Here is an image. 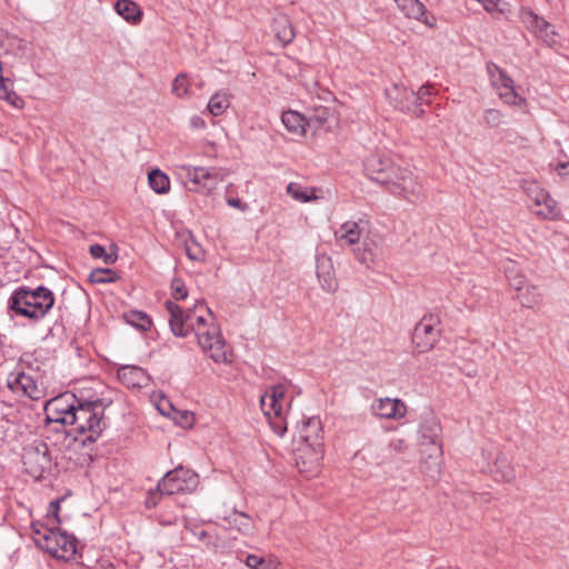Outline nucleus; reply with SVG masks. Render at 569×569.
<instances>
[{"mask_svg":"<svg viewBox=\"0 0 569 569\" xmlns=\"http://www.w3.org/2000/svg\"><path fill=\"white\" fill-rule=\"evenodd\" d=\"M166 307L170 313L169 325L174 336L183 338L193 332L202 351L214 362L231 361L232 355L216 317L203 302H197L192 308L183 309L172 301H167Z\"/></svg>","mask_w":569,"mask_h":569,"instance_id":"f257e3e1","label":"nucleus"},{"mask_svg":"<svg viewBox=\"0 0 569 569\" xmlns=\"http://www.w3.org/2000/svg\"><path fill=\"white\" fill-rule=\"evenodd\" d=\"M46 421L68 427L67 433L83 445L94 442L103 429V408L98 402H81L72 393H63L44 405Z\"/></svg>","mask_w":569,"mask_h":569,"instance_id":"f03ea898","label":"nucleus"},{"mask_svg":"<svg viewBox=\"0 0 569 569\" xmlns=\"http://www.w3.org/2000/svg\"><path fill=\"white\" fill-rule=\"evenodd\" d=\"M54 302V293L49 288L21 286L9 297L8 310L13 317L38 322L49 313Z\"/></svg>","mask_w":569,"mask_h":569,"instance_id":"7ed1b4c3","label":"nucleus"},{"mask_svg":"<svg viewBox=\"0 0 569 569\" xmlns=\"http://www.w3.org/2000/svg\"><path fill=\"white\" fill-rule=\"evenodd\" d=\"M6 385L16 396L31 400H40L47 393L42 373L24 362L8 373Z\"/></svg>","mask_w":569,"mask_h":569,"instance_id":"20e7f679","label":"nucleus"},{"mask_svg":"<svg viewBox=\"0 0 569 569\" xmlns=\"http://www.w3.org/2000/svg\"><path fill=\"white\" fill-rule=\"evenodd\" d=\"M284 385L270 386L260 397V407L276 435L282 437L287 431L284 413L290 406Z\"/></svg>","mask_w":569,"mask_h":569,"instance_id":"39448f33","label":"nucleus"},{"mask_svg":"<svg viewBox=\"0 0 569 569\" xmlns=\"http://www.w3.org/2000/svg\"><path fill=\"white\" fill-rule=\"evenodd\" d=\"M420 445L429 446L428 460L423 463L425 472L435 478L440 475L442 463V428L435 417L426 418L419 428Z\"/></svg>","mask_w":569,"mask_h":569,"instance_id":"423d86ee","label":"nucleus"},{"mask_svg":"<svg viewBox=\"0 0 569 569\" xmlns=\"http://www.w3.org/2000/svg\"><path fill=\"white\" fill-rule=\"evenodd\" d=\"M187 182L190 183L189 190L209 194L213 192L220 182H222L227 173L220 168L204 167H182Z\"/></svg>","mask_w":569,"mask_h":569,"instance_id":"0eeeda50","label":"nucleus"},{"mask_svg":"<svg viewBox=\"0 0 569 569\" xmlns=\"http://www.w3.org/2000/svg\"><path fill=\"white\" fill-rule=\"evenodd\" d=\"M199 485L196 472L183 467H177L168 471L158 483L161 495L172 496L178 493L193 492Z\"/></svg>","mask_w":569,"mask_h":569,"instance_id":"6e6552de","label":"nucleus"},{"mask_svg":"<svg viewBox=\"0 0 569 569\" xmlns=\"http://www.w3.org/2000/svg\"><path fill=\"white\" fill-rule=\"evenodd\" d=\"M390 181L383 186L396 196L402 197L411 202L419 200L422 196V184L417 177L407 168L397 167Z\"/></svg>","mask_w":569,"mask_h":569,"instance_id":"1a4fd4ad","label":"nucleus"},{"mask_svg":"<svg viewBox=\"0 0 569 569\" xmlns=\"http://www.w3.org/2000/svg\"><path fill=\"white\" fill-rule=\"evenodd\" d=\"M41 546L52 557L66 561L73 559L77 553V539L53 527L44 530Z\"/></svg>","mask_w":569,"mask_h":569,"instance_id":"9d476101","label":"nucleus"},{"mask_svg":"<svg viewBox=\"0 0 569 569\" xmlns=\"http://www.w3.org/2000/svg\"><path fill=\"white\" fill-rule=\"evenodd\" d=\"M440 320L438 316H425L415 327L412 342L419 352H426L433 348L440 337Z\"/></svg>","mask_w":569,"mask_h":569,"instance_id":"9b49d317","label":"nucleus"},{"mask_svg":"<svg viewBox=\"0 0 569 569\" xmlns=\"http://www.w3.org/2000/svg\"><path fill=\"white\" fill-rule=\"evenodd\" d=\"M525 191L532 204L537 207V209L533 210L537 216L548 220H556L560 217V209L557 201L551 198L549 192L540 188L537 182H528L525 186Z\"/></svg>","mask_w":569,"mask_h":569,"instance_id":"f8f14e48","label":"nucleus"},{"mask_svg":"<svg viewBox=\"0 0 569 569\" xmlns=\"http://www.w3.org/2000/svg\"><path fill=\"white\" fill-rule=\"evenodd\" d=\"M322 458V446L298 445L296 448V466L307 478L316 477L320 472Z\"/></svg>","mask_w":569,"mask_h":569,"instance_id":"ddd939ff","label":"nucleus"},{"mask_svg":"<svg viewBox=\"0 0 569 569\" xmlns=\"http://www.w3.org/2000/svg\"><path fill=\"white\" fill-rule=\"evenodd\" d=\"M386 96L396 109L411 113L417 118L425 113V110L417 103L415 91L405 86L392 84L390 88L386 89Z\"/></svg>","mask_w":569,"mask_h":569,"instance_id":"4468645a","label":"nucleus"},{"mask_svg":"<svg viewBox=\"0 0 569 569\" xmlns=\"http://www.w3.org/2000/svg\"><path fill=\"white\" fill-rule=\"evenodd\" d=\"M520 19L526 28L545 43L550 47L557 43V33L553 27L542 17L535 13L530 8L520 9Z\"/></svg>","mask_w":569,"mask_h":569,"instance_id":"2eb2a0df","label":"nucleus"},{"mask_svg":"<svg viewBox=\"0 0 569 569\" xmlns=\"http://www.w3.org/2000/svg\"><path fill=\"white\" fill-rule=\"evenodd\" d=\"M22 459L27 471L33 477H40L51 466L49 448L44 442L27 448Z\"/></svg>","mask_w":569,"mask_h":569,"instance_id":"dca6fc26","label":"nucleus"},{"mask_svg":"<svg viewBox=\"0 0 569 569\" xmlns=\"http://www.w3.org/2000/svg\"><path fill=\"white\" fill-rule=\"evenodd\" d=\"M397 167L389 158L379 154L368 157L365 162V170L369 179L380 184L389 181L388 178L392 176Z\"/></svg>","mask_w":569,"mask_h":569,"instance_id":"f3484780","label":"nucleus"},{"mask_svg":"<svg viewBox=\"0 0 569 569\" xmlns=\"http://www.w3.org/2000/svg\"><path fill=\"white\" fill-rule=\"evenodd\" d=\"M371 411L382 419L399 420L407 415V406L400 399L386 397L375 400Z\"/></svg>","mask_w":569,"mask_h":569,"instance_id":"a211bd4d","label":"nucleus"},{"mask_svg":"<svg viewBox=\"0 0 569 569\" xmlns=\"http://www.w3.org/2000/svg\"><path fill=\"white\" fill-rule=\"evenodd\" d=\"M297 443L323 447L322 423L319 417L313 416L302 421L298 429Z\"/></svg>","mask_w":569,"mask_h":569,"instance_id":"6ab92c4d","label":"nucleus"},{"mask_svg":"<svg viewBox=\"0 0 569 569\" xmlns=\"http://www.w3.org/2000/svg\"><path fill=\"white\" fill-rule=\"evenodd\" d=\"M367 224L368 223L361 219L359 221H346L335 231V238L341 247L353 246L365 237Z\"/></svg>","mask_w":569,"mask_h":569,"instance_id":"aec40b11","label":"nucleus"},{"mask_svg":"<svg viewBox=\"0 0 569 569\" xmlns=\"http://www.w3.org/2000/svg\"><path fill=\"white\" fill-rule=\"evenodd\" d=\"M118 379L128 388L137 389L147 387L150 381L146 370L137 366H122L119 368Z\"/></svg>","mask_w":569,"mask_h":569,"instance_id":"412c9836","label":"nucleus"},{"mask_svg":"<svg viewBox=\"0 0 569 569\" xmlns=\"http://www.w3.org/2000/svg\"><path fill=\"white\" fill-rule=\"evenodd\" d=\"M398 8L410 19L418 20L428 27H435L436 18L427 14L426 6L419 0H395Z\"/></svg>","mask_w":569,"mask_h":569,"instance_id":"4be33fe9","label":"nucleus"},{"mask_svg":"<svg viewBox=\"0 0 569 569\" xmlns=\"http://www.w3.org/2000/svg\"><path fill=\"white\" fill-rule=\"evenodd\" d=\"M272 31L277 40L282 44L287 46L291 43L296 37L295 28L291 20L286 14H279L273 18Z\"/></svg>","mask_w":569,"mask_h":569,"instance_id":"5701e85b","label":"nucleus"},{"mask_svg":"<svg viewBox=\"0 0 569 569\" xmlns=\"http://www.w3.org/2000/svg\"><path fill=\"white\" fill-rule=\"evenodd\" d=\"M317 277L322 289L327 292H335L338 289V282L330 259L322 258L318 260Z\"/></svg>","mask_w":569,"mask_h":569,"instance_id":"b1692460","label":"nucleus"},{"mask_svg":"<svg viewBox=\"0 0 569 569\" xmlns=\"http://www.w3.org/2000/svg\"><path fill=\"white\" fill-rule=\"evenodd\" d=\"M380 244L377 239L363 237L362 247L355 250V256L359 262L369 266L380 256Z\"/></svg>","mask_w":569,"mask_h":569,"instance_id":"393cba45","label":"nucleus"},{"mask_svg":"<svg viewBox=\"0 0 569 569\" xmlns=\"http://www.w3.org/2000/svg\"><path fill=\"white\" fill-rule=\"evenodd\" d=\"M281 121L286 129L297 136H305L308 129L307 118L293 110L282 112Z\"/></svg>","mask_w":569,"mask_h":569,"instance_id":"a878e982","label":"nucleus"},{"mask_svg":"<svg viewBox=\"0 0 569 569\" xmlns=\"http://www.w3.org/2000/svg\"><path fill=\"white\" fill-rule=\"evenodd\" d=\"M492 475L496 481L512 482L516 479V471L508 457L503 453L497 456Z\"/></svg>","mask_w":569,"mask_h":569,"instance_id":"bb28decb","label":"nucleus"},{"mask_svg":"<svg viewBox=\"0 0 569 569\" xmlns=\"http://www.w3.org/2000/svg\"><path fill=\"white\" fill-rule=\"evenodd\" d=\"M114 10L131 24H138L142 19L141 8L132 0H118L114 3Z\"/></svg>","mask_w":569,"mask_h":569,"instance_id":"cd10ccee","label":"nucleus"},{"mask_svg":"<svg viewBox=\"0 0 569 569\" xmlns=\"http://www.w3.org/2000/svg\"><path fill=\"white\" fill-rule=\"evenodd\" d=\"M487 70L496 90L510 89V86H513V79L496 63H488Z\"/></svg>","mask_w":569,"mask_h":569,"instance_id":"c85d7f7f","label":"nucleus"},{"mask_svg":"<svg viewBox=\"0 0 569 569\" xmlns=\"http://www.w3.org/2000/svg\"><path fill=\"white\" fill-rule=\"evenodd\" d=\"M219 517H221L223 521L227 522L228 528H233L242 533H248L252 530V520L248 515L243 512L232 510L229 516L219 515Z\"/></svg>","mask_w":569,"mask_h":569,"instance_id":"c756f323","label":"nucleus"},{"mask_svg":"<svg viewBox=\"0 0 569 569\" xmlns=\"http://www.w3.org/2000/svg\"><path fill=\"white\" fill-rule=\"evenodd\" d=\"M516 298L522 307L532 309L542 303L543 295L538 286L528 284Z\"/></svg>","mask_w":569,"mask_h":569,"instance_id":"7c9ffc66","label":"nucleus"},{"mask_svg":"<svg viewBox=\"0 0 569 569\" xmlns=\"http://www.w3.org/2000/svg\"><path fill=\"white\" fill-rule=\"evenodd\" d=\"M287 193L299 202H309L319 198L316 188H306L297 182H290L287 186Z\"/></svg>","mask_w":569,"mask_h":569,"instance_id":"2f4dec72","label":"nucleus"},{"mask_svg":"<svg viewBox=\"0 0 569 569\" xmlns=\"http://www.w3.org/2000/svg\"><path fill=\"white\" fill-rule=\"evenodd\" d=\"M505 273L509 281V286L517 293H520L528 286L526 277L518 270L515 262L510 261L505 267Z\"/></svg>","mask_w":569,"mask_h":569,"instance_id":"473e14b6","label":"nucleus"},{"mask_svg":"<svg viewBox=\"0 0 569 569\" xmlns=\"http://www.w3.org/2000/svg\"><path fill=\"white\" fill-rule=\"evenodd\" d=\"M150 188L159 194H164L170 190L169 177L159 169H153L148 174Z\"/></svg>","mask_w":569,"mask_h":569,"instance_id":"72a5a7b5","label":"nucleus"},{"mask_svg":"<svg viewBox=\"0 0 569 569\" xmlns=\"http://www.w3.org/2000/svg\"><path fill=\"white\" fill-rule=\"evenodd\" d=\"M481 4L495 18L507 17L511 13V4L505 0H483Z\"/></svg>","mask_w":569,"mask_h":569,"instance_id":"f704fd0d","label":"nucleus"},{"mask_svg":"<svg viewBox=\"0 0 569 569\" xmlns=\"http://www.w3.org/2000/svg\"><path fill=\"white\" fill-rule=\"evenodd\" d=\"M9 80L0 77V98L6 100L12 107L22 109L24 106L23 99L9 88Z\"/></svg>","mask_w":569,"mask_h":569,"instance_id":"c9c22d12","label":"nucleus"},{"mask_svg":"<svg viewBox=\"0 0 569 569\" xmlns=\"http://www.w3.org/2000/svg\"><path fill=\"white\" fill-rule=\"evenodd\" d=\"M246 565L250 569H279L280 562L276 557H259L249 555L246 559Z\"/></svg>","mask_w":569,"mask_h":569,"instance_id":"e433bc0d","label":"nucleus"},{"mask_svg":"<svg viewBox=\"0 0 569 569\" xmlns=\"http://www.w3.org/2000/svg\"><path fill=\"white\" fill-rule=\"evenodd\" d=\"M330 109L323 106L316 107L312 113L307 118L308 128L317 130L323 126L330 118Z\"/></svg>","mask_w":569,"mask_h":569,"instance_id":"4c0bfd02","label":"nucleus"},{"mask_svg":"<svg viewBox=\"0 0 569 569\" xmlns=\"http://www.w3.org/2000/svg\"><path fill=\"white\" fill-rule=\"evenodd\" d=\"M229 107V98L224 92L213 94L208 103V110L212 116L222 114Z\"/></svg>","mask_w":569,"mask_h":569,"instance_id":"58836bf2","label":"nucleus"},{"mask_svg":"<svg viewBox=\"0 0 569 569\" xmlns=\"http://www.w3.org/2000/svg\"><path fill=\"white\" fill-rule=\"evenodd\" d=\"M500 99L509 106H522L526 100L515 89V84L510 89L496 90Z\"/></svg>","mask_w":569,"mask_h":569,"instance_id":"ea45409f","label":"nucleus"},{"mask_svg":"<svg viewBox=\"0 0 569 569\" xmlns=\"http://www.w3.org/2000/svg\"><path fill=\"white\" fill-rule=\"evenodd\" d=\"M171 92L178 98H184L189 94V81L186 73H179L174 78Z\"/></svg>","mask_w":569,"mask_h":569,"instance_id":"a19ab883","label":"nucleus"},{"mask_svg":"<svg viewBox=\"0 0 569 569\" xmlns=\"http://www.w3.org/2000/svg\"><path fill=\"white\" fill-rule=\"evenodd\" d=\"M483 121L490 128L506 124L505 114L497 109H487L483 113Z\"/></svg>","mask_w":569,"mask_h":569,"instance_id":"79ce46f5","label":"nucleus"},{"mask_svg":"<svg viewBox=\"0 0 569 569\" xmlns=\"http://www.w3.org/2000/svg\"><path fill=\"white\" fill-rule=\"evenodd\" d=\"M90 253L93 258L102 259L107 264H111L116 260L112 254L107 253L104 247L101 244H92L90 247Z\"/></svg>","mask_w":569,"mask_h":569,"instance_id":"37998d69","label":"nucleus"},{"mask_svg":"<svg viewBox=\"0 0 569 569\" xmlns=\"http://www.w3.org/2000/svg\"><path fill=\"white\" fill-rule=\"evenodd\" d=\"M172 298L176 300H182L188 297V290L184 282L181 279H173L171 282Z\"/></svg>","mask_w":569,"mask_h":569,"instance_id":"c03bdc74","label":"nucleus"},{"mask_svg":"<svg viewBox=\"0 0 569 569\" xmlns=\"http://www.w3.org/2000/svg\"><path fill=\"white\" fill-rule=\"evenodd\" d=\"M130 322L141 330H148L151 327L150 318L143 312H133Z\"/></svg>","mask_w":569,"mask_h":569,"instance_id":"a18cd8bd","label":"nucleus"},{"mask_svg":"<svg viewBox=\"0 0 569 569\" xmlns=\"http://www.w3.org/2000/svg\"><path fill=\"white\" fill-rule=\"evenodd\" d=\"M59 511H60V500L51 501L49 503L48 512H47L48 523H60Z\"/></svg>","mask_w":569,"mask_h":569,"instance_id":"49530a36","label":"nucleus"},{"mask_svg":"<svg viewBox=\"0 0 569 569\" xmlns=\"http://www.w3.org/2000/svg\"><path fill=\"white\" fill-rule=\"evenodd\" d=\"M186 253L191 260H200L202 258L201 248L193 240L186 242Z\"/></svg>","mask_w":569,"mask_h":569,"instance_id":"de8ad7c7","label":"nucleus"},{"mask_svg":"<svg viewBox=\"0 0 569 569\" xmlns=\"http://www.w3.org/2000/svg\"><path fill=\"white\" fill-rule=\"evenodd\" d=\"M111 273V270H108V269H97L94 271H92L91 273V281L92 282H96V283H103V282H108V281H111L110 278H107L106 274H109Z\"/></svg>","mask_w":569,"mask_h":569,"instance_id":"09e8293b","label":"nucleus"},{"mask_svg":"<svg viewBox=\"0 0 569 569\" xmlns=\"http://www.w3.org/2000/svg\"><path fill=\"white\" fill-rule=\"evenodd\" d=\"M389 447L396 453H403L408 449V442L403 438H396L390 441Z\"/></svg>","mask_w":569,"mask_h":569,"instance_id":"8fccbe9b","label":"nucleus"},{"mask_svg":"<svg viewBox=\"0 0 569 569\" xmlns=\"http://www.w3.org/2000/svg\"><path fill=\"white\" fill-rule=\"evenodd\" d=\"M415 94L417 97V103L428 102V98L432 94V88L428 84L421 86Z\"/></svg>","mask_w":569,"mask_h":569,"instance_id":"3c124183","label":"nucleus"},{"mask_svg":"<svg viewBox=\"0 0 569 569\" xmlns=\"http://www.w3.org/2000/svg\"><path fill=\"white\" fill-rule=\"evenodd\" d=\"M190 123L193 128H204L206 127L204 120L202 118H200L199 116L192 117L190 120Z\"/></svg>","mask_w":569,"mask_h":569,"instance_id":"603ef678","label":"nucleus"},{"mask_svg":"<svg viewBox=\"0 0 569 569\" xmlns=\"http://www.w3.org/2000/svg\"><path fill=\"white\" fill-rule=\"evenodd\" d=\"M228 204L230 207H233V208H238V209H244L246 208V204L242 203V201L238 198H229L227 200Z\"/></svg>","mask_w":569,"mask_h":569,"instance_id":"864d4df0","label":"nucleus"},{"mask_svg":"<svg viewBox=\"0 0 569 569\" xmlns=\"http://www.w3.org/2000/svg\"><path fill=\"white\" fill-rule=\"evenodd\" d=\"M42 528H43V525H42V523H40V522H33V523L31 525L32 532H33L34 535L41 536V538L43 539V533H44V532H42Z\"/></svg>","mask_w":569,"mask_h":569,"instance_id":"5fc2aeb1","label":"nucleus"},{"mask_svg":"<svg viewBox=\"0 0 569 569\" xmlns=\"http://www.w3.org/2000/svg\"><path fill=\"white\" fill-rule=\"evenodd\" d=\"M568 166H569V163H560V164H558L557 170H558L559 174H563V170H566V168Z\"/></svg>","mask_w":569,"mask_h":569,"instance_id":"6e6d98bb","label":"nucleus"},{"mask_svg":"<svg viewBox=\"0 0 569 569\" xmlns=\"http://www.w3.org/2000/svg\"><path fill=\"white\" fill-rule=\"evenodd\" d=\"M477 2L481 3L483 0H476Z\"/></svg>","mask_w":569,"mask_h":569,"instance_id":"4d7b16f0","label":"nucleus"}]
</instances>
